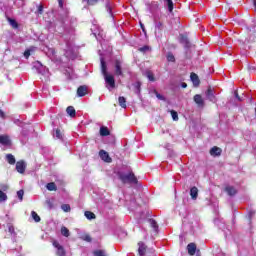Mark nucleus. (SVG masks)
I'll use <instances>...</instances> for the list:
<instances>
[{
  "label": "nucleus",
  "mask_w": 256,
  "mask_h": 256,
  "mask_svg": "<svg viewBox=\"0 0 256 256\" xmlns=\"http://www.w3.org/2000/svg\"><path fill=\"white\" fill-rule=\"evenodd\" d=\"M101 71L102 75L104 77L106 87L111 91V89H115V76L107 73V64H105V61L101 59Z\"/></svg>",
  "instance_id": "obj_1"
},
{
  "label": "nucleus",
  "mask_w": 256,
  "mask_h": 256,
  "mask_svg": "<svg viewBox=\"0 0 256 256\" xmlns=\"http://www.w3.org/2000/svg\"><path fill=\"white\" fill-rule=\"evenodd\" d=\"M125 73H129V65L121 59L114 60V75L116 77H125Z\"/></svg>",
  "instance_id": "obj_2"
},
{
  "label": "nucleus",
  "mask_w": 256,
  "mask_h": 256,
  "mask_svg": "<svg viewBox=\"0 0 256 256\" xmlns=\"http://www.w3.org/2000/svg\"><path fill=\"white\" fill-rule=\"evenodd\" d=\"M118 177H119L120 181H122V183L137 184V177H135V174H133V173L125 174V173L119 172Z\"/></svg>",
  "instance_id": "obj_3"
},
{
  "label": "nucleus",
  "mask_w": 256,
  "mask_h": 256,
  "mask_svg": "<svg viewBox=\"0 0 256 256\" xmlns=\"http://www.w3.org/2000/svg\"><path fill=\"white\" fill-rule=\"evenodd\" d=\"M27 169V164L25 161L20 160L16 163V171L20 174L25 173V170Z\"/></svg>",
  "instance_id": "obj_4"
},
{
  "label": "nucleus",
  "mask_w": 256,
  "mask_h": 256,
  "mask_svg": "<svg viewBox=\"0 0 256 256\" xmlns=\"http://www.w3.org/2000/svg\"><path fill=\"white\" fill-rule=\"evenodd\" d=\"M99 156L102 159V161H105V163H111L112 159L109 156V153L105 150H100Z\"/></svg>",
  "instance_id": "obj_5"
},
{
  "label": "nucleus",
  "mask_w": 256,
  "mask_h": 256,
  "mask_svg": "<svg viewBox=\"0 0 256 256\" xmlns=\"http://www.w3.org/2000/svg\"><path fill=\"white\" fill-rule=\"evenodd\" d=\"M194 102L198 107H205V101L203 100V97H201V95L199 94H196L194 96Z\"/></svg>",
  "instance_id": "obj_6"
},
{
  "label": "nucleus",
  "mask_w": 256,
  "mask_h": 256,
  "mask_svg": "<svg viewBox=\"0 0 256 256\" xmlns=\"http://www.w3.org/2000/svg\"><path fill=\"white\" fill-rule=\"evenodd\" d=\"M0 145L9 146L11 145V139L7 135H0Z\"/></svg>",
  "instance_id": "obj_7"
},
{
  "label": "nucleus",
  "mask_w": 256,
  "mask_h": 256,
  "mask_svg": "<svg viewBox=\"0 0 256 256\" xmlns=\"http://www.w3.org/2000/svg\"><path fill=\"white\" fill-rule=\"evenodd\" d=\"M206 97L209 101L215 102V94L213 93V88L209 87L207 89Z\"/></svg>",
  "instance_id": "obj_8"
},
{
  "label": "nucleus",
  "mask_w": 256,
  "mask_h": 256,
  "mask_svg": "<svg viewBox=\"0 0 256 256\" xmlns=\"http://www.w3.org/2000/svg\"><path fill=\"white\" fill-rule=\"evenodd\" d=\"M199 196V189L197 187H192L190 189V197L191 199H193L194 201L197 199V197Z\"/></svg>",
  "instance_id": "obj_9"
},
{
  "label": "nucleus",
  "mask_w": 256,
  "mask_h": 256,
  "mask_svg": "<svg viewBox=\"0 0 256 256\" xmlns=\"http://www.w3.org/2000/svg\"><path fill=\"white\" fill-rule=\"evenodd\" d=\"M138 253L140 256H145V251H147V246L143 242L138 243Z\"/></svg>",
  "instance_id": "obj_10"
},
{
  "label": "nucleus",
  "mask_w": 256,
  "mask_h": 256,
  "mask_svg": "<svg viewBox=\"0 0 256 256\" xmlns=\"http://www.w3.org/2000/svg\"><path fill=\"white\" fill-rule=\"evenodd\" d=\"M190 78L194 87H199V83H200L199 76L195 73H191Z\"/></svg>",
  "instance_id": "obj_11"
},
{
  "label": "nucleus",
  "mask_w": 256,
  "mask_h": 256,
  "mask_svg": "<svg viewBox=\"0 0 256 256\" xmlns=\"http://www.w3.org/2000/svg\"><path fill=\"white\" fill-rule=\"evenodd\" d=\"M87 93V86H80L77 89V95L78 97H85Z\"/></svg>",
  "instance_id": "obj_12"
},
{
  "label": "nucleus",
  "mask_w": 256,
  "mask_h": 256,
  "mask_svg": "<svg viewBox=\"0 0 256 256\" xmlns=\"http://www.w3.org/2000/svg\"><path fill=\"white\" fill-rule=\"evenodd\" d=\"M222 153L221 148L215 146L210 150V155L215 156V157H219Z\"/></svg>",
  "instance_id": "obj_13"
},
{
  "label": "nucleus",
  "mask_w": 256,
  "mask_h": 256,
  "mask_svg": "<svg viewBox=\"0 0 256 256\" xmlns=\"http://www.w3.org/2000/svg\"><path fill=\"white\" fill-rule=\"evenodd\" d=\"M187 249H188L189 255H195L197 251V245H195V243H190L188 244Z\"/></svg>",
  "instance_id": "obj_14"
},
{
  "label": "nucleus",
  "mask_w": 256,
  "mask_h": 256,
  "mask_svg": "<svg viewBox=\"0 0 256 256\" xmlns=\"http://www.w3.org/2000/svg\"><path fill=\"white\" fill-rule=\"evenodd\" d=\"M226 193H228V195H230V197H233V195H237V189H235V187L233 186H227L225 188Z\"/></svg>",
  "instance_id": "obj_15"
},
{
  "label": "nucleus",
  "mask_w": 256,
  "mask_h": 256,
  "mask_svg": "<svg viewBox=\"0 0 256 256\" xmlns=\"http://www.w3.org/2000/svg\"><path fill=\"white\" fill-rule=\"evenodd\" d=\"M44 51H45L46 55H47L50 59H53V57H55V49L46 47V49H44Z\"/></svg>",
  "instance_id": "obj_16"
},
{
  "label": "nucleus",
  "mask_w": 256,
  "mask_h": 256,
  "mask_svg": "<svg viewBox=\"0 0 256 256\" xmlns=\"http://www.w3.org/2000/svg\"><path fill=\"white\" fill-rule=\"evenodd\" d=\"M118 103H119L120 107H122V109H126L127 108V100L125 99V97L120 96L118 98Z\"/></svg>",
  "instance_id": "obj_17"
},
{
  "label": "nucleus",
  "mask_w": 256,
  "mask_h": 256,
  "mask_svg": "<svg viewBox=\"0 0 256 256\" xmlns=\"http://www.w3.org/2000/svg\"><path fill=\"white\" fill-rule=\"evenodd\" d=\"M106 11L109 13L110 17H113V3L110 1L106 2Z\"/></svg>",
  "instance_id": "obj_18"
},
{
  "label": "nucleus",
  "mask_w": 256,
  "mask_h": 256,
  "mask_svg": "<svg viewBox=\"0 0 256 256\" xmlns=\"http://www.w3.org/2000/svg\"><path fill=\"white\" fill-rule=\"evenodd\" d=\"M6 161L9 163V165H15L16 163L15 156H13V154H7Z\"/></svg>",
  "instance_id": "obj_19"
},
{
  "label": "nucleus",
  "mask_w": 256,
  "mask_h": 256,
  "mask_svg": "<svg viewBox=\"0 0 256 256\" xmlns=\"http://www.w3.org/2000/svg\"><path fill=\"white\" fill-rule=\"evenodd\" d=\"M100 135L101 137H107L109 135V128L102 126L100 128Z\"/></svg>",
  "instance_id": "obj_20"
},
{
  "label": "nucleus",
  "mask_w": 256,
  "mask_h": 256,
  "mask_svg": "<svg viewBox=\"0 0 256 256\" xmlns=\"http://www.w3.org/2000/svg\"><path fill=\"white\" fill-rule=\"evenodd\" d=\"M46 189L48 191H57V185H55V182H50L46 185Z\"/></svg>",
  "instance_id": "obj_21"
},
{
  "label": "nucleus",
  "mask_w": 256,
  "mask_h": 256,
  "mask_svg": "<svg viewBox=\"0 0 256 256\" xmlns=\"http://www.w3.org/2000/svg\"><path fill=\"white\" fill-rule=\"evenodd\" d=\"M148 223L150 224L152 229H154V231H157V229H159V225H157V221H155L153 219H149Z\"/></svg>",
  "instance_id": "obj_22"
},
{
  "label": "nucleus",
  "mask_w": 256,
  "mask_h": 256,
  "mask_svg": "<svg viewBox=\"0 0 256 256\" xmlns=\"http://www.w3.org/2000/svg\"><path fill=\"white\" fill-rule=\"evenodd\" d=\"M66 113H68L70 117H75V108L73 106L67 107Z\"/></svg>",
  "instance_id": "obj_23"
},
{
  "label": "nucleus",
  "mask_w": 256,
  "mask_h": 256,
  "mask_svg": "<svg viewBox=\"0 0 256 256\" xmlns=\"http://www.w3.org/2000/svg\"><path fill=\"white\" fill-rule=\"evenodd\" d=\"M165 3L167 5V7H168V11L170 13H172L173 12V1L172 0H165Z\"/></svg>",
  "instance_id": "obj_24"
},
{
  "label": "nucleus",
  "mask_w": 256,
  "mask_h": 256,
  "mask_svg": "<svg viewBox=\"0 0 256 256\" xmlns=\"http://www.w3.org/2000/svg\"><path fill=\"white\" fill-rule=\"evenodd\" d=\"M84 215H85L86 219H89V220L95 219V213H93V212H91V211H86V212L84 213Z\"/></svg>",
  "instance_id": "obj_25"
},
{
  "label": "nucleus",
  "mask_w": 256,
  "mask_h": 256,
  "mask_svg": "<svg viewBox=\"0 0 256 256\" xmlns=\"http://www.w3.org/2000/svg\"><path fill=\"white\" fill-rule=\"evenodd\" d=\"M31 215H32V218L34 219V221H35L36 223H39V221H41V217H39V214H37V212L32 211V212H31Z\"/></svg>",
  "instance_id": "obj_26"
},
{
  "label": "nucleus",
  "mask_w": 256,
  "mask_h": 256,
  "mask_svg": "<svg viewBox=\"0 0 256 256\" xmlns=\"http://www.w3.org/2000/svg\"><path fill=\"white\" fill-rule=\"evenodd\" d=\"M54 137H55L56 139L63 140V134H61V130H60V129H56V130H55Z\"/></svg>",
  "instance_id": "obj_27"
},
{
  "label": "nucleus",
  "mask_w": 256,
  "mask_h": 256,
  "mask_svg": "<svg viewBox=\"0 0 256 256\" xmlns=\"http://www.w3.org/2000/svg\"><path fill=\"white\" fill-rule=\"evenodd\" d=\"M173 121H179V114L175 110L170 111Z\"/></svg>",
  "instance_id": "obj_28"
},
{
  "label": "nucleus",
  "mask_w": 256,
  "mask_h": 256,
  "mask_svg": "<svg viewBox=\"0 0 256 256\" xmlns=\"http://www.w3.org/2000/svg\"><path fill=\"white\" fill-rule=\"evenodd\" d=\"M62 211H64L65 213H69V211H71V206L69 204H63L61 206Z\"/></svg>",
  "instance_id": "obj_29"
},
{
  "label": "nucleus",
  "mask_w": 256,
  "mask_h": 256,
  "mask_svg": "<svg viewBox=\"0 0 256 256\" xmlns=\"http://www.w3.org/2000/svg\"><path fill=\"white\" fill-rule=\"evenodd\" d=\"M82 241H87V243H91L92 239L89 234H84L81 236Z\"/></svg>",
  "instance_id": "obj_30"
},
{
  "label": "nucleus",
  "mask_w": 256,
  "mask_h": 256,
  "mask_svg": "<svg viewBox=\"0 0 256 256\" xmlns=\"http://www.w3.org/2000/svg\"><path fill=\"white\" fill-rule=\"evenodd\" d=\"M9 23H10L11 27H13V29L19 28V24L17 23V21H15L13 19H9Z\"/></svg>",
  "instance_id": "obj_31"
},
{
  "label": "nucleus",
  "mask_w": 256,
  "mask_h": 256,
  "mask_svg": "<svg viewBox=\"0 0 256 256\" xmlns=\"http://www.w3.org/2000/svg\"><path fill=\"white\" fill-rule=\"evenodd\" d=\"M61 233L64 237H69V229H67V227L63 226L61 228Z\"/></svg>",
  "instance_id": "obj_32"
},
{
  "label": "nucleus",
  "mask_w": 256,
  "mask_h": 256,
  "mask_svg": "<svg viewBox=\"0 0 256 256\" xmlns=\"http://www.w3.org/2000/svg\"><path fill=\"white\" fill-rule=\"evenodd\" d=\"M3 201H7V194L3 190H0V203Z\"/></svg>",
  "instance_id": "obj_33"
},
{
  "label": "nucleus",
  "mask_w": 256,
  "mask_h": 256,
  "mask_svg": "<svg viewBox=\"0 0 256 256\" xmlns=\"http://www.w3.org/2000/svg\"><path fill=\"white\" fill-rule=\"evenodd\" d=\"M94 256H107L105 250H96L94 251Z\"/></svg>",
  "instance_id": "obj_34"
},
{
  "label": "nucleus",
  "mask_w": 256,
  "mask_h": 256,
  "mask_svg": "<svg viewBox=\"0 0 256 256\" xmlns=\"http://www.w3.org/2000/svg\"><path fill=\"white\" fill-rule=\"evenodd\" d=\"M146 77L149 79V81H155V77L153 76V73L151 71L146 72Z\"/></svg>",
  "instance_id": "obj_35"
},
{
  "label": "nucleus",
  "mask_w": 256,
  "mask_h": 256,
  "mask_svg": "<svg viewBox=\"0 0 256 256\" xmlns=\"http://www.w3.org/2000/svg\"><path fill=\"white\" fill-rule=\"evenodd\" d=\"M57 255L58 256H65V249L62 247L57 248Z\"/></svg>",
  "instance_id": "obj_36"
},
{
  "label": "nucleus",
  "mask_w": 256,
  "mask_h": 256,
  "mask_svg": "<svg viewBox=\"0 0 256 256\" xmlns=\"http://www.w3.org/2000/svg\"><path fill=\"white\" fill-rule=\"evenodd\" d=\"M167 61H170L171 63H175V56L172 53H168Z\"/></svg>",
  "instance_id": "obj_37"
},
{
  "label": "nucleus",
  "mask_w": 256,
  "mask_h": 256,
  "mask_svg": "<svg viewBox=\"0 0 256 256\" xmlns=\"http://www.w3.org/2000/svg\"><path fill=\"white\" fill-rule=\"evenodd\" d=\"M35 14L36 15H43V5L42 4L38 5V9L35 12Z\"/></svg>",
  "instance_id": "obj_38"
},
{
  "label": "nucleus",
  "mask_w": 256,
  "mask_h": 256,
  "mask_svg": "<svg viewBox=\"0 0 256 256\" xmlns=\"http://www.w3.org/2000/svg\"><path fill=\"white\" fill-rule=\"evenodd\" d=\"M46 205H47L48 209H53V200L47 199Z\"/></svg>",
  "instance_id": "obj_39"
},
{
  "label": "nucleus",
  "mask_w": 256,
  "mask_h": 256,
  "mask_svg": "<svg viewBox=\"0 0 256 256\" xmlns=\"http://www.w3.org/2000/svg\"><path fill=\"white\" fill-rule=\"evenodd\" d=\"M155 28L158 29V31H162L163 30V23L156 22Z\"/></svg>",
  "instance_id": "obj_40"
},
{
  "label": "nucleus",
  "mask_w": 256,
  "mask_h": 256,
  "mask_svg": "<svg viewBox=\"0 0 256 256\" xmlns=\"http://www.w3.org/2000/svg\"><path fill=\"white\" fill-rule=\"evenodd\" d=\"M18 195V199H20V201H23V195H25V192L23 190H19L17 192Z\"/></svg>",
  "instance_id": "obj_41"
},
{
  "label": "nucleus",
  "mask_w": 256,
  "mask_h": 256,
  "mask_svg": "<svg viewBox=\"0 0 256 256\" xmlns=\"http://www.w3.org/2000/svg\"><path fill=\"white\" fill-rule=\"evenodd\" d=\"M157 99H159L160 101H165V97H163V95L159 94V92L154 91Z\"/></svg>",
  "instance_id": "obj_42"
},
{
  "label": "nucleus",
  "mask_w": 256,
  "mask_h": 256,
  "mask_svg": "<svg viewBox=\"0 0 256 256\" xmlns=\"http://www.w3.org/2000/svg\"><path fill=\"white\" fill-rule=\"evenodd\" d=\"M8 231L11 235L15 234V228L12 225L8 226Z\"/></svg>",
  "instance_id": "obj_43"
},
{
  "label": "nucleus",
  "mask_w": 256,
  "mask_h": 256,
  "mask_svg": "<svg viewBox=\"0 0 256 256\" xmlns=\"http://www.w3.org/2000/svg\"><path fill=\"white\" fill-rule=\"evenodd\" d=\"M99 0H87L88 5H97Z\"/></svg>",
  "instance_id": "obj_44"
},
{
  "label": "nucleus",
  "mask_w": 256,
  "mask_h": 256,
  "mask_svg": "<svg viewBox=\"0 0 256 256\" xmlns=\"http://www.w3.org/2000/svg\"><path fill=\"white\" fill-rule=\"evenodd\" d=\"M134 87L137 89V93H140L141 91V83L137 82Z\"/></svg>",
  "instance_id": "obj_45"
},
{
  "label": "nucleus",
  "mask_w": 256,
  "mask_h": 256,
  "mask_svg": "<svg viewBox=\"0 0 256 256\" xmlns=\"http://www.w3.org/2000/svg\"><path fill=\"white\" fill-rule=\"evenodd\" d=\"M30 56H31V52L29 50H26L24 52V57H26V59H29Z\"/></svg>",
  "instance_id": "obj_46"
},
{
  "label": "nucleus",
  "mask_w": 256,
  "mask_h": 256,
  "mask_svg": "<svg viewBox=\"0 0 256 256\" xmlns=\"http://www.w3.org/2000/svg\"><path fill=\"white\" fill-rule=\"evenodd\" d=\"M53 246H54L56 249H59V247H62V246L59 244V242H57V241H54V242H53Z\"/></svg>",
  "instance_id": "obj_47"
},
{
  "label": "nucleus",
  "mask_w": 256,
  "mask_h": 256,
  "mask_svg": "<svg viewBox=\"0 0 256 256\" xmlns=\"http://www.w3.org/2000/svg\"><path fill=\"white\" fill-rule=\"evenodd\" d=\"M0 187H1L2 191H7V189H9V186H7L5 184L1 185Z\"/></svg>",
  "instance_id": "obj_48"
},
{
  "label": "nucleus",
  "mask_w": 256,
  "mask_h": 256,
  "mask_svg": "<svg viewBox=\"0 0 256 256\" xmlns=\"http://www.w3.org/2000/svg\"><path fill=\"white\" fill-rule=\"evenodd\" d=\"M147 49H149V47L144 46V47L140 48L139 51L145 52V51H147Z\"/></svg>",
  "instance_id": "obj_49"
},
{
  "label": "nucleus",
  "mask_w": 256,
  "mask_h": 256,
  "mask_svg": "<svg viewBox=\"0 0 256 256\" xmlns=\"http://www.w3.org/2000/svg\"><path fill=\"white\" fill-rule=\"evenodd\" d=\"M18 1H20V4H19L20 7H23V5H25V1L24 0H18Z\"/></svg>",
  "instance_id": "obj_50"
},
{
  "label": "nucleus",
  "mask_w": 256,
  "mask_h": 256,
  "mask_svg": "<svg viewBox=\"0 0 256 256\" xmlns=\"http://www.w3.org/2000/svg\"><path fill=\"white\" fill-rule=\"evenodd\" d=\"M59 7L63 8V0H58Z\"/></svg>",
  "instance_id": "obj_51"
},
{
  "label": "nucleus",
  "mask_w": 256,
  "mask_h": 256,
  "mask_svg": "<svg viewBox=\"0 0 256 256\" xmlns=\"http://www.w3.org/2000/svg\"><path fill=\"white\" fill-rule=\"evenodd\" d=\"M235 97L236 99H238V101H241V97H239V94L237 92H235Z\"/></svg>",
  "instance_id": "obj_52"
},
{
  "label": "nucleus",
  "mask_w": 256,
  "mask_h": 256,
  "mask_svg": "<svg viewBox=\"0 0 256 256\" xmlns=\"http://www.w3.org/2000/svg\"><path fill=\"white\" fill-rule=\"evenodd\" d=\"M0 117L4 118L5 117V113L3 112V110L0 109Z\"/></svg>",
  "instance_id": "obj_53"
},
{
  "label": "nucleus",
  "mask_w": 256,
  "mask_h": 256,
  "mask_svg": "<svg viewBox=\"0 0 256 256\" xmlns=\"http://www.w3.org/2000/svg\"><path fill=\"white\" fill-rule=\"evenodd\" d=\"M186 87H187V83H182V88L186 89Z\"/></svg>",
  "instance_id": "obj_54"
}]
</instances>
